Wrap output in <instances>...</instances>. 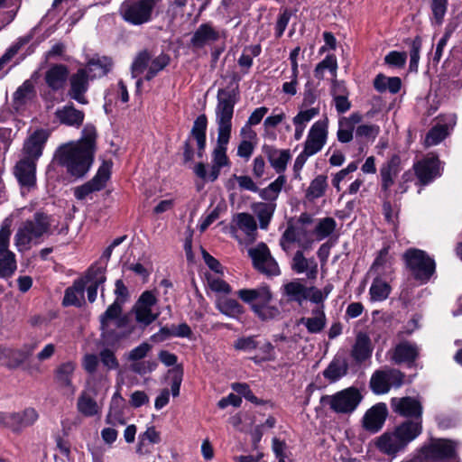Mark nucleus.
I'll return each instance as SVG.
<instances>
[{"label": "nucleus", "mask_w": 462, "mask_h": 462, "mask_svg": "<svg viewBox=\"0 0 462 462\" xmlns=\"http://www.w3.org/2000/svg\"><path fill=\"white\" fill-rule=\"evenodd\" d=\"M216 123L217 125V145L212 152L211 169L208 172V181H215L224 167H229L231 162L226 154L227 144L231 137L232 118L236 104V93L232 89L220 88L217 95Z\"/></svg>", "instance_id": "obj_1"}, {"label": "nucleus", "mask_w": 462, "mask_h": 462, "mask_svg": "<svg viewBox=\"0 0 462 462\" xmlns=\"http://www.w3.org/2000/svg\"><path fill=\"white\" fill-rule=\"evenodd\" d=\"M97 129L87 124L76 143L60 146L56 152L58 163L66 168L67 172L77 179L82 178L89 171L96 152Z\"/></svg>", "instance_id": "obj_2"}, {"label": "nucleus", "mask_w": 462, "mask_h": 462, "mask_svg": "<svg viewBox=\"0 0 462 462\" xmlns=\"http://www.w3.org/2000/svg\"><path fill=\"white\" fill-rule=\"evenodd\" d=\"M422 432V426L418 422H402L393 430L386 431L377 438V449L389 457H396L404 452L408 445Z\"/></svg>", "instance_id": "obj_3"}, {"label": "nucleus", "mask_w": 462, "mask_h": 462, "mask_svg": "<svg viewBox=\"0 0 462 462\" xmlns=\"http://www.w3.org/2000/svg\"><path fill=\"white\" fill-rule=\"evenodd\" d=\"M162 0H124L119 8L120 17L128 24L141 26L153 20Z\"/></svg>", "instance_id": "obj_4"}, {"label": "nucleus", "mask_w": 462, "mask_h": 462, "mask_svg": "<svg viewBox=\"0 0 462 462\" xmlns=\"http://www.w3.org/2000/svg\"><path fill=\"white\" fill-rule=\"evenodd\" d=\"M457 443L447 439H430L401 462H438L456 456Z\"/></svg>", "instance_id": "obj_5"}, {"label": "nucleus", "mask_w": 462, "mask_h": 462, "mask_svg": "<svg viewBox=\"0 0 462 462\" xmlns=\"http://www.w3.org/2000/svg\"><path fill=\"white\" fill-rule=\"evenodd\" d=\"M49 229V217L43 213H35L33 218L25 221L15 234L14 240L18 251H26L32 244H38Z\"/></svg>", "instance_id": "obj_6"}, {"label": "nucleus", "mask_w": 462, "mask_h": 462, "mask_svg": "<svg viewBox=\"0 0 462 462\" xmlns=\"http://www.w3.org/2000/svg\"><path fill=\"white\" fill-rule=\"evenodd\" d=\"M363 400V395L356 387H348L331 395H325L321 402L331 411L340 414L354 412Z\"/></svg>", "instance_id": "obj_7"}, {"label": "nucleus", "mask_w": 462, "mask_h": 462, "mask_svg": "<svg viewBox=\"0 0 462 462\" xmlns=\"http://www.w3.org/2000/svg\"><path fill=\"white\" fill-rule=\"evenodd\" d=\"M403 258L413 277L421 282H427L435 273V261L422 250L409 249Z\"/></svg>", "instance_id": "obj_8"}, {"label": "nucleus", "mask_w": 462, "mask_h": 462, "mask_svg": "<svg viewBox=\"0 0 462 462\" xmlns=\"http://www.w3.org/2000/svg\"><path fill=\"white\" fill-rule=\"evenodd\" d=\"M170 63V57L165 53H161L152 59L147 51H143L137 54L131 66L133 78H137L147 69L144 76L145 80H152L160 71H162Z\"/></svg>", "instance_id": "obj_9"}, {"label": "nucleus", "mask_w": 462, "mask_h": 462, "mask_svg": "<svg viewBox=\"0 0 462 462\" xmlns=\"http://www.w3.org/2000/svg\"><path fill=\"white\" fill-rule=\"evenodd\" d=\"M207 127L208 118L206 115H199L193 122V125L189 135L184 142L183 145V159L185 162H191L194 159V150L191 146V140L196 141L197 154L199 158H202L206 149L207 142Z\"/></svg>", "instance_id": "obj_10"}, {"label": "nucleus", "mask_w": 462, "mask_h": 462, "mask_svg": "<svg viewBox=\"0 0 462 462\" xmlns=\"http://www.w3.org/2000/svg\"><path fill=\"white\" fill-rule=\"evenodd\" d=\"M39 419V413L33 408H25L19 411L4 412L0 411V426L15 434L22 433L32 427Z\"/></svg>", "instance_id": "obj_11"}, {"label": "nucleus", "mask_w": 462, "mask_h": 462, "mask_svg": "<svg viewBox=\"0 0 462 462\" xmlns=\"http://www.w3.org/2000/svg\"><path fill=\"white\" fill-rule=\"evenodd\" d=\"M402 171V161L399 155H392L380 168L381 191L383 199H392L393 188Z\"/></svg>", "instance_id": "obj_12"}, {"label": "nucleus", "mask_w": 462, "mask_h": 462, "mask_svg": "<svg viewBox=\"0 0 462 462\" xmlns=\"http://www.w3.org/2000/svg\"><path fill=\"white\" fill-rule=\"evenodd\" d=\"M404 374L394 368L375 371L370 379V387L376 394H383L392 387L398 388L403 383Z\"/></svg>", "instance_id": "obj_13"}, {"label": "nucleus", "mask_w": 462, "mask_h": 462, "mask_svg": "<svg viewBox=\"0 0 462 462\" xmlns=\"http://www.w3.org/2000/svg\"><path fill=\"white\" fill-rule=\"evenodd\" d=\"M157 304V298L151 291H143L133 307L135 321L141 326L147 327L159 317L158 311H153Z\"/></svg>", "instance_id": "obj_14"}, {"label": "nucleus", "mask_w": 462, "mask_h": 462, "mask_svg": "<svg viewBox=\"0 0 462 462\" xmlns=\"http://www.w3.org/2000/svg\"><path fill=\"white\" fill-rule=\"evenodd\" d=\"M248 254L254 267L260 273L270 276L280 274L279 265L264 243H259L256 246L249 248Z\"/></svg>", "instance_id": "obj_15"}, {"label": "nucleus", "mask_w": 462, "mask_h": 462, "mask_svg": "<svg viewBox=\"0 0 462 462\" xmlns=\"http://www.w3.org/2000/svg\"><path fill=\"white\" fill-rule=\"evenodd\" d=\"M328 120L327 117L316 121L310 128L303 149L315 155L325 146L328 134Z\"/></svg>", "instance_id": "obj_16"}, {"label": "nucleus", "mask_w": 462, "mask_h": 462, "mask_svg": "<svg viewBox=\"0 0 462 462\" xmlns=\"http://www.w3.org/2000/svg\"><path fill=\"white\" fill-rule=\"evenodd\" d=\"M393 411L405 418H411L404 422H418L422 426V405L420 402L412 397L393 398L391 401Z\"/></svg>", "instance_id": "obj_17"}, {"label": "nucleus", "mask_w": 462, "mask_h": 462, "mask_svg": "<svg viewBox=\"0 0 462 462\" xmlns=\"http://www.w3.org/2000/svg\"><path fill=\"white\" fill-rule=\"evenodd\" d=\"M11 230L8 226L0 229V276L9 277L16 270L15 255L9 250Z\"/></svg>", "instance_id": "obj_18"}, {"label": "nucleus", "mask_w": 462, "mask_h": 462, "mask_svg": "<svg viewBox=\"0 0 462 462\" xmlns=\"http://www.w3.org/2000/svg\"><path fill=\"white\" fill-rule=\"evenodd\" d=\"M292 243H298L303 248L311 244L310 232L297 222L290 223L280 239V245L284 251H288Z\"/></svg>", "instance_id": "obj_19"}, {"label": "nucleus", "mask_w": 462, "mask_h": 462, "mask_svg": "<svg viewBox=\"0 0 462 462\" xmlns=\"http://www.w3.org/2000/svg\"><path fill=\"white\" fill-rule=\"evenodd\" d=\"M413 168L420 183L423 186L441 175L440 162L434 155H429L419 161Z\"/></svg>", "instance_id": "obj_20"}, {"label": "nucleus", "mask_w": 462, "mask_h": 462, "mask_svg": "<svg viewBox=\"0 0 462 462\" xmlns=\"http://www.w3.org/2000/svg\"><path fill=\"white\" fill-rule=\"evenodd\" d=\"M456 125V116L448 115L438 118L436 124L427 133L424 140L426 146H433L441 143L452 131Z\"/></svg>", "instance_id": "obj_21"}, {"label": "nucleus", "mask_w": 462, "mask_h": 462, "mask_svg": "<svg viewBox=\"0 0 462 462\" xmlns=\"http://www.w3.org/2000/svg\"><path fill=\"white\" fill-rule=\"evenodd\" d=\"M14 174L22 189L29 191L36 185V162L29 158L21 159L14 166Z\"/></svg>", "instance_id": "obj_22"}, {"label": "nucleus", "mask_w": 462, "mask_h": 462, "mask_svg": "<svg viewBox=\"0 0 462 462\" xmlns=\"http://www.w3.org/2000/svg\"><path fill=\"white\" fill-rule=\"evenodd\" d=\"M109 176V169L106 166L100 167L96 175L89 181L74 189L75 198L79 200H83L94 191L101 190L106 186Z\"/></svg>", "instance_id": "obj_23"}, {"label": "nucleus", "mask_w": 462, "mask_h": 462, "mask_svg": "<svg viewBox=\"0 0 462 462\" xmlns=\"http://www.w3.org/2000/svg\"><path fill=\"white\" fill-rule=\"evenodd\" d=\"M388 415L387 406L379 402L366 411L363 417V427L371 433L378 432L383 426Z\"/></svg>", "instance_id": "obj_24"}, {"label": "nucleus", "mask_w": 462, "mask_h": 462, "mask_svg": "<svg viewBox=\"0 0 462 462\" xmlns=\"http://www.w3.org/2000/svg\"><path fill=\"white\" fill-rule=\"evenodd\" d=\"M88 75L87 69H79L69 79V97L78 103L87 105L88 103L85 94L88 89Z\"/></svg>", "instance_id": "obj_25"}, {"label": "nucleus", "mask_w": 462, "mask_h": 462, "mask_svg": "<svg viewBox=\"0 0 462 462\" xmlns=\"http://www.w3.org/2000/svg\"><path fill=\"white\" fill-rule=\"evenodd\" d=\"M393 257L390 254V245H384L377 253L368 273L389 278L393 273Z\"/></svg>", "instance_id": "obj_26"}, {"label": "nucleus", "mask_w": 462, "mask_h": 462, "mask_svg": "<svg viewBox=\"0 0 462 462\" xmlns=\"http://www.w3.org/2000/svg\"><path fill=\"white\" fill-rule=\"evenodd\" d=\"M34 348L35 346H24L19 349L0 346V364L9 368L18 367L32 355Z\"/></svg>", "instance_id": "obj_27"}, {"label": "nucleus", "mask_w": 462, "mask_h": 462, "mask_svg": "<svg viewBox=\"0 0 462 462\" xmlns=\"http://www.w3.org/2000/svg\"><path fill=\"white\" fill-rule=\"evenodd\" d=\"M54 116L60 125L74 128H79L85 119L84 112L77 109L72 103L58 107Z\"/></svg>", "instance_id": "obj_28"}, {"label": "nucleus", "mask_w": 462, "mask_h": 462, "mask_svg": "<svg viewBox=\"0 0 462 462\" xmlns=\"http://www.w3.org/2000/svg\"><path fill=\"white\" fill-rule=\"evenodd\" d=\"M122 303L115 300L100 317V328L102 337L108 343L118 341L122 336H114L113 331L109 328V321L116 319L122 312Z\"/></svg>", "instance_id": "obj_29"}, {"label": "nucleus", "mask_w": 462, "mask_h": 462, "mask_svg": "<svg viewBox=\"0 0 462 462\" xmlns=\"http://www.w3.org/2000/svg\"><path fill=\"white\" fill-rule=\"evenodd\" d=\"M420 349L414 343L403 341L395 346L391 352V360L397 365L405 363L411 365L418 358Z\"/></svg>", "instance_id": "obj_30"}, {"label": "nucleus", "mask_w": 462, "mask_h": 462, "mask_svg": "<svg viewBox=\"0 0 462 462\" xmlns=\"http://www.w3.org/2000/svg\"><path fill=\"white\" fill-rule=\"evenodd\" d=\"M219 38L218 30L211 23H201L194 32L190 43L193 47L200 49L216 42Z\"/></svg>", "instance_id": "obj_31"}, {"label": "nucleus", "mask_w": 462, "mask_h": 462, "mask_svg": "<svg viewBox=\"0 0 462 462\" xmlns=\"http://www.w3.org/2000/svg\"><path fill=\"white\" fill-rule=\"evenodd\" d=\"M76 370V364L72 361L61 363L54 371V380L59 387L66 389L69 393L74 394L76 387L73 384V376Z\"/></svg>", "instance_id": "obj_32"}, {"label": "nucleus", "mask_w": 462, "mask_h": 462, "mask_svg": "<svg viewBox=\"0 0 462 462\" xmlns=\"http://www.w3.org/2000/svg\"><path fill=\"white\" fill-rule=\"evenodd\" d=\"M48 139V134L45 130L35 131L26 140L23 145L24 158H29L36 162L42 154L43 146Z\"/></svg>", "instance_id": "obj_33"}, {"label": "nucleus", "mask_w": 462, "mask_h": 462, "mask_svg": "<svg viewBox=\"0 0 462 462\" xmlns=\"http://www.w3.org/2000/svg\"><path fill=\"white\" fill-rule=\"evenodd\" d=\"M291 270L298 273H306L309 280H316L318 276V263L314 258H306L301 251H297L291 261Z\"/></svg>", "instance_id": "obj_34"}, {"label": "nucleus", "mask_w": 462, "mask_h": 462, "mask_svg": "<svg viewBox=\"0 0 462 462\" xmlns=\"http://www.w3.org/2000/svg\"><path fill=\"white\" fill-rule=\"evenodd\" d=\"M239 298L253 306L264 305L272 300V293L268 287L262 286L255 289H243L238 291Z\"/></svg>", "instance_id": "obj_35"}, {"label": "nucleus", "mask_w": 462, "mask_h": 462, "mask_svg": "<svg viewBox=\"0 0 462 462\" xmlns=\"http://www.w3.org/2000/svg\"><path fill=\"white\" fill-rule=\"evenodd\" d=\"M235 226L241 230L246 242L252 244L257 237V224L254 217L249 213H238L233 218Z\"/></svg>", "instance_id": "obj_36"}, {"label": "nucleus", "mask_w": 462, "mask_h": 462, "mask_svg": "<svg viewBox=\"0 0 462 462\" xmlns=\"http://www.w3.org/2000/svg\"><path fill=\"white\" fill-rule=\"evenodd\" d=\"M125 400L121 396L120 393L116 392L111 399L110 406L108 412L106 416V423L112 426H119L125 424V419L124 415V411L122 410V405Z\"/></svg>", "instance_id": "obj_37"}, {"label": "nucleus", "mask_w": 462, "mask_h": 462, "mask_svg": "<svg viewBox=\"0 0 462 462\" xmlns=\"http://www.w3.org/2000/svg\"><path fill=\"white\" fill-rule=\"evenodd\" d=\"M265 153L271 166L278 174L285 171L287 164L291 158L290 150L266 147Z\"/></svg>", "instance_id": "obj_38"}, {"label": "nucleus", "mask_w": 462, "mask_h": 462, "mask_svg": "<svg viewBox=\"0 0 462 462\" xmlns=\"http://www.w3.org/2000/svg\"><path fill=\"white\" fill-rule=\"evenodd\" d=\"M313 317H302L298 320V324L304 325L310 334H318L320 333L326 327L327 318L323 310V305L321 307H317L312 310Z\"/></svg>", "instance_id": "obj_39"}, {"label": "nucleus", "mask_w": 462, "mask_h": 462, "mask_svg": "<svg viewBox=\"0 0 462 462\" xmlns=\"http://www.w3.org/2000/svg\"><path fill=\"white\" fill-rule=\"evenodd\" d=\"M69 71L65 65L51 66L45 74V81L53 91L61 89L68 79Z\"/></svg>", "instance_id": "obj_40"}, {"label": "nucleus", "mask_w": 462, "mask_h": 462, "mask_svg": "<svg viewBox=\"0 0 462 462\" xmlns=\"http://www.w3.org/2000/svg\"><path fill=\"white\" fill-rule=\"evenodd\" d=\"M113 66V61L106 56L95 55L87 62L88 75L90 74L92 79L106 76Z\"/></svg>", "instance_id": "obj_41"}, {"label": "nucleus", "mask_w": 462, "mask_h": 462, "mask_svg": "<svg viewBox=\"0 0 462 462\" xmlns=\"http://www.w3.org/2000/svg\"><path fill=\"white\" fill-rule=\"evenodd\" d=\"M372 350L369 337L365 333H359L352 347L351 356L356 362L361 363L371 356Z\"/></svg>", "instance_id": "obj_42"}, {"label": "nucleus", "mask_w": 462, "mask_h": 462, "mask_svg": "<svg viewBox=\"0 0 462 462\" xmlns=\"http://www.w3.org/2000/svg\"><path fill=\"white\" fill-rule=\"evenodd\" d=\"M386 279L387 277L374 276L369 289L371 301L381 302L390 296L392 288Z\"/></svg>", "instance_id": "obj_43"}, {"label": "nucleus", "mask_w": 462, "mask_h": 462, "mask_svg": "<svg viewBox=\"0 0 462 462\" xmlns=\"http://www.w3.org/2000/svg\"><path fill=\"white\" fill-rule=\"evenodd\" d=\"M282 291L289 301H295L299 304H301L309 296L308 288L298 280L284 284Z\"/></svg>", "instance_id": "obj_44"}, {"label": "nucleus", "mask_w": 462, "mask_h": 462, "mask_svg": "<svg viewBox=\"0 0 462 462\" xmlns=\"http://www.w3.org/2000/svg\"><path fill=\"white\" fill-rule=\"evenodd\" d=\"M275 208V202H255L252 204L251 209L257 217L262 229L268 227Z\"/></svg>", "instance_id": "obj_45"}, {"label": "nucleus", "mask_w": 462, "mask_h": 462, "mask_svg": "<svg viewBox=\"0 0 462 462\" xmlns=\"http://www.w3.org/2000/svg\"><path fill=\"white\" fill-rule=\"evenodd\" d=\"M77 410L85 417H94L101 413V408L97 401L86 392H82L79 396Z\"/></svg>", "instance_id": "obj_46"}, {"label": "nucleus", "mask_w": 462, "mask_h": 462, "mask_svg": "<svg viewBox=\"0 0 462 462\" xmlns=\"http://www.w3.org/2000/svg\"><path fill=\"white\" fill-rule=\"evenodd\" d=\"M89 279L91 283L87 288L88 300L89 302H94L97 299L98 287L106 282L105 269L92 267L89 270Z\"/></svg>", "instance_id": "obj_47"}, {"label": "nucleus", "mask_w": 462, "mask_h": 462, "mask_svg": "<svg viewBox=\"0 0 462 462\" xmlns=\"http://www.w3.org/2000/svg\"><path fill=\"white\" fill-rule=\"evenodd\" d=\"M217 309L224 315L237 319L243 313V307L236 300L221 297L216 302Z\"/></svg>", "instance_id": "obj_48"}, {"label": "nucleus", "mask_w": 462, "mask_h": 462, "mask_svg": "<svg viewBox=\"0 0 462 462\" xmlns=\"http://www.w3.org/2000/svg\"><path fill=\"white\" fill-rule=\"evenodd\" d=\"M337 227V222L333 217H327L319 218L313 229V235L316 240L321 241L334 233Z\"/></svg>", "instance_id": "obj_49"}, {"label": "nucleus", "mask_w": 462, "mask_h": 462, "mask_svg": "<svg viewBox=\"0 0 462 462\" xmlns=\"http://www.w3.org/2000/svg\"><path fill=\"white\" fill-rule=\"evenodd\" d=\"M34 97V87L32 81L25 80L14 94V105L15 109L31 101Z\"/></svg>", "instance_id": "obj_50"}, {"label": "nucleus", "mask_w": 462, "mask_h": 462, "mask_svg": "<svg viewBox=\"0 0 462 462\" xmlns=\"http://www.w3.org/2000/svg\"><path fill=\"white\" fill-rule=\"evenodd\" d=\"M347 366L341 360H333L324 370L323 375L331 383H335L346 374Z\"/></svg>", "instance_id": "obj_51"}, {"label": "nucleus", "mask_w": 462, "mask_h": 462, "mask_svg": "<svg viewBox=\"0 0 462 462\" xmlns=\"http://www.w3.org/2000/svg\"><path fill=\"white\" fill-rule=\"evenodd\" d=\"M327 187V177L324 175H319L310 182L306 192V197L310 200L319 199L325 194Z\"/></svg>", "instance_id": "obj_52"}, {"label": "nucleus", "mask_w": 462, "mask_h": 462, "mask_svg": "<svg viewBox=\"0 0 462 462\" xmlns=\"http://www.w3.org/2000/svg\"><path fill=\"white\" fill-rule=\"evenodd\" d=\"M84 287L79 282H75L73 286L65 291L62 304L63 306H79L80 298L83 297Z\"/></svg>", "instance_id": "obj_53"}, {"label": "nucleus", "mask_w": 462, "mask_h": 462, "mask_svg": "<svg viewBox=\"0 0 462 462\" xmlns=\"http://www.w3.org/2000/svg\"><path fill=\"white\" fill-rule=\"evenodd\" d=\"M412 180L413 174L411 171H403L393 188L392 199H400L402 194L407 192L409 184L412 181Z\"/></svg>", "instance_id": "obj_54"}, {"label": "nucleus", "mask_w": 462, "mask_h": 462, "mask_svg": "<svg viewBox=\"0 0 462 462\" xmlns=\"http://www.w3.org/2000/svg\"><path fill=\"white\" fill-rule=\"evenodd\" d=\"M318 103L320 104L319 100V94L317 90L311 86L310 82L305 84L304 91L302 94V100L300 107L301 108H313Z\"/></svg>", "instance_id": "obj_55"}, {"label": "nucleus", "mask_w": 462, "mask_h": 462, "mask_svg": "<svg viewBox=\"0 0 462 462\" xmlns=\"http://www.w3.org/2000/svg\"><path fill=\"white\" fill-rule=\"evenodd\" d=\"M320 114V106L319 103H318L316 106H313V108H301L300 107L299 112L296 114L295 116H293L292 121H296L297 123L307 126V125L314 119L316 116H318Z\"/></svg>", "instance_id": "obj_56"}, {"label": "nucleus", "mask_w": 462, "mask_h": 462, "mask_svg": "<svg viewBox=\"0 0 462 462\" xmlns=\"http://www.w3.org/2000/svg\"><path fill=\"white\" fill-rule=\"evenodd\" d=\"M254 312L262 320L273 319L279 316L280 310L277 307L266 303L264 305H254L253 306Z\"/></svg>", "instance_id": "obj_57"}, {"label": "nucleus", "mask_w": 462, "mask_h": 462, "mask_svg": "<svg viewBox=\"0 0 462 462\" xmlns=\"http://www.w3.org/2000/svg\"><path fill=\"white\" fill-rule=\"evenodd\" d=\"M257 338H258V336H249V337H239L235 341L234 347L236 350L251 352V351L256 349L260 345V341L257 340Z\"/></svg>", "instance_id": "obj_58"}, {"label": "nucleus", "mask_w": 462, "mask_h": 462, "mask_svg": "<svg viewBox=\"0 0 462 462\" xmlns=\"http://www.w3.org/2000/svg\"><path fill=\"white\" fill-rule=\"evenodd\" d=\"M430 8L433 20L441 24L448 9V0H431Z\"/></svg>", "instance_id": "obj_59"}, {"label": "nucleus", "mask_w": 462, "mask_h": 462, "mask_svg": "<svg viewBox=\"0 0 462 462\" xmlns=\"http://www.w3.org/2000/svg\"><path fill=\"white\" fill-rule=\"evenodd\" d=\"M207 281L209 288L216 292L227 294L231 291V287L223 279L216 274H208Z\"/></svg>", "instance_id": "obj_60"}, {"label": "nucleus", "mask_w": 462, "mask_h": 462, "mask_svg": "<svg viewBox=\"0 0 462 462\" xmlns=\"http://www.w3.org/2000/svg\"><path fill=\"white\" fill-rule=\"evenodd\" d=\"M300 71L291 70L290 76L286 77L288 79L282 84V90L285 95L293 97L298 92Z\"/></svg>", "instance_id": "obj_61"}, {"label": "nucleus", "mask_w": 462, "mask_h": 462, "mask_svg": "<svg viewBox=\"0 0 462 462\" xmlns=\"http://www.w3.org/2000/svg\"><path fill=\"white\" fill-rule=\"evenodd\" d=\"M161 440L159 432L154 427L148 428L143 433L139 436V444L137 447V452L142 453V448L145 445V442L151 444H157Z\"/></svg>", "instance_id": "obj_62"}, {"label": "nucleus", "mask_w": 462, "mask_h": 462, "mask_svg": "<svg viewBox=\"0 0 462 462\" xmlns=\"http://www.w3.org/2000/svg\"><path fill=\"white\" fill-rule=\"evenodd\" d=\"M355 128L350 126L346 120H338V129L337 133V140L342 143L352 141Z\"/></svg>", "instance_id": "obj_63"}, {"label": "nucleus", "mask_w": 462, "mask_h": 462, "mask_svg": "<svg viewBox=\"0 0 462 462\" xmlns=\"http://www.w3.org/2000/svg\"><path fill=\"white\" fill-rule=\"evenodd\" d=\"M157 367L156 361L147 360V361H133L130 365L131 371L140 375L148 374L155 370Z\"/></svg>", "instance_id": "obj_64"}]
</instances>
